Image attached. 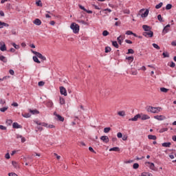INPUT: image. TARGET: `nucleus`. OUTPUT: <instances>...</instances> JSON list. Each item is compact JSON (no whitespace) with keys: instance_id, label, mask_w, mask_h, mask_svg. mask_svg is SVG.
<instances>
[{"instance_id":"f257e3e1","label":"nucleus","mask_w":176,"mask_h":176,"mask_svg":"<svg viewBox=\"0 0 176 176\" xmlns=\"http://www.w3.org/2000/svg\"><path fill=\"white\" fill-rule=\"evenodd\" d=\"M74 34H79L80 26L76 23H72L70 25Z\"/></svg>"},{"instance_id":"f03ea898","label":"nucleus","mask_w":176,"mask_h":176,"mask_svg":"<svg viewBox=\"0 0 176 176\" xmlns=\"http://www.w3.org/2000/svg\"><path fill=\"white\" fill-rule=\"evenodd\" d=\"M142 35L145 36L146 38H153V32L150 30L147 32H144L142 33Z\"/></svg>"},{"instance_id":"7ed1b4c3","label":"nucleus","mask_w":176,"mask_h":176,"mask_svg":"<svg viewBox=\"0 0 176 176\" xmlns=\"http://www.w3.org/2000/svg\"><path fill=\"white\" fill-rule=\"evenodd\" d=\"M147 112H151V113H158V111L156 109V107H153L152 106H150L148 107Z\"/></svg>"},{"instance_id":"20e7f679","label":"nucleus","mask_w":176,"mask_h":176,"mask_svg":"<svg viewBox=\"0 0 176 176\" xmlns=\"http://www.w3.org/2000/svg\"><path fill=\"white\" fill-rule=\"evenodd\" d=\"M141 118V114H137L136 116H134L133 118H129V122H137L138 119H140Z\"/></svg>"},{"instance_id":"39448f33","label":"nucleus","mask_w":176,"mask_h":176,"mask_svg":"<svg viewBox=\"0 0 176 176\" xmlns=\"http://www.w3.org/2000/svg\"><path fill=\"white\" fill-rule=\"evenodd\" d=\"M60 93L62 96H65L66 97L67 96V89H65V87H60Z\"/></svg>"},{"instance_id":"423d86ee","label":"nucleus","mask_w":176,"mask_h":176,"mask_svg":"<svg viewBox=\"0 0 176 176\" xmlns=\"http://www.w3.org/2000/svg\"><path fill=\"white\" fill-rule=\"evenodd\" d=\"M101 141L104 142L105 144H108L109 142V138L107 135H102L100 137Z\"/></svg>"},{"instance_id":"0eeeda50","label":"nucleus","mask_w":176,"mask_h":176,"mask_svg":"<svg viewBox=\"0 0 176 176\" xmlns=\"http://www.w3.org/2000/svg\"><path fill=\"white\" fill-rule=\"evenodd\" d=\"M154 119H157V120H164L166 119V116H155Z\"/></svg>"},{"instance_id":"6e6552de","label":"nucleus","mask_w":176,"mask_h":176,"mask_svg":"<svg viewBox=\"0 0 176 176\" xmlns=\"http://www.w3.org/2000/svg\"><path fill=\"white\" fill-rule=\"evenodd\" d=\"M54 115H56L57 120L59 122H64V117L60 116L59 114H56V112L54 113Z\"/></svg>"},{"instance_id":"1a4fd4ad","label":"nucleus","mask_w":176,"mask_h":176,"mask_svg":"<svg viewBox=\"0 0 176 176\" xmlns=\"http://www.w3.org/2000/svg\"><path fill=\"white\" fill-rule=\"evenodd\" d=\"M29 112L32 113V115H38L39 114V111L38 109H35L34 110L29 109Z\"/></svg>"},{"instance_id":"9d476101","label":"nucleus","mask_w":176,"mask_h":176,"mask_svg":"<svg viewBox=\"0 0 176 176\" xmlns=\"http://www.w3.org/2000/svg\"><path fill=\"white\" fill-rule=\"evenodd\" d=\"M13 129H23V126L19 124L17 122H14L12 124Z\"/></svg>"},{"instance_id":"9b49d317","label":"nucleus","mask_w":176,"mask_h":176,"mask_svg":"<svg viewBox=\"0 0 176 176\" xmlns=\"http://www.w3.org/2000/svg\"><path fill=\"white\" fill-rule=\"evenodd\" d=\"M142 28L144 31H145V32L152 30V28H151V26H148V25H143Z\"/></svg>"},{"instance_id":"f8f14e48","label":"nucleus","mask_w":176,"mask_h":176,"mask_svg":"<svg viewBox=\"0 0 176 176\" xmlns=\"http://www.w3.org/2000/svg\"><path fill=\"white\" fill-rule=\"evenodd\" d=\"M0 50L1 52H6V45L4 43L3 44H2V43H0Z\"/></svg>"},{"instance_id":"ddd939ff","label":"nucleus","mask_w":176,"mask_h":176,"mask_svg":"<svg viewBox=\"0 0 176 176\" xmlns=\"http://www.w3.org/2000/svg\"><path fill=\"white\" fill-rule=\"evenodd\" d=\"M33 23L35 24V25H41V24H42V21L39 19H36Z\"/></svg>"},{"instance_id":"4468645a","label":"nucleus","mask_w":176,"mask_h":176,"mask_svg":"<svg viewBox=\"0 0 176 176\" xmlns=\"http://www.w3.org/2000/svg\"><path fill=\"white\" fill-rule=\"evenodd\" d=\"M149 14V10H146L144 13L141 14V17H148V15Z\"/></svg>"},{"instance_id":"2eb2a0df","label":"nucleus","mask_w":176,"mask_h":176,"mask_svg":"<svg viewBox=\"0 0 176 176\" xmlns=\"http://www.w3.org/2000/svg\"><path fill=\"white\" fill-rule=\"evenodd\" d=\"M120 151V148L119 147H113L109 149V152H119Z\"/></svg>"},{"instance_id":"dca6fc26","label":"nucleus","mask_w":176,"mask_h":176,"mask_svg":"<svg viewBox=\"0 0 176 176\" xmlns=\"http://www.w3.org/2000/svg\"><path fill=\"white\" fill-rule=\"evenodd\" d=\"M36 124H38V126H43L44 127H47V124L45 122H39V121H36L35 122Z\"/></svg>"},{"instance_id":"f3484780","label":"nucleus","mask_w":176,"mask_h":176,"mask_svg":"<svg viewBox=\"0 0 176 176\" xmlns=\"http://www.w3.org/2000/svg\"><path fill=\"white\" fill-rule=\"evenodd\" d=\"M37 57L38 58H41V60H43V61H46V57L45 56H43V55H42V54L39 53L37 55Z\"/></svg>"},{"instance_id":"a211bd4d","label":"nucleus","mask_w":176,"mask_h":176,"mask_svg":"<svg viewBox=\"0 0 176 176\" xmlns=\"http://www.w3.org/2000/svg\"><path fill=\"white\" fill-rule=\"evenodd\" d=\"M162 146L164 148H170V146H171V142H164L162 143Z\"/></svg>"},{"instance_id":"6ab92c4d","label":"nucleus","mask_w":176,"mask_h":176,"mask_svg":"<svg viewBox=\"0 0 176 176\" xmlns=\"http://www.w3.org/2000/svg\"><path fill=\"white\" fill-rule=\"evenodd\" d=\"M0 61H2L3 63H8V58L3 55H0Z\"/></svg>"},{"instance_id":"aec40b11","label":"nucleus","mask_w":176,"mask_h":176,"mask_svg":"<svg viewBox=\"0 0 176 176\" xmlns=\"http://www.w3.org/2000/svg\"><path fill=\"white\" fill-rule=\"evenodd\" d=\"M141 120H147V119H151V117H149V116L148 115H145L144 114L141 118H140Z\"/></svg>"},{"instance_id":"412c9836","label":"nucleus","mask_w":176,"mask_h":176,"mask_svg":"<svg viewBox=\"0 0 176 176\" xmlns=\"http://www.w3.org/2000/svg\"><path fill=\"white\" fill-rule=\"evenodd\" d=\"M168 31H170V29H168V28H166L165 26L162 30V35H166V34H167V32H168Z\"/></svg>"},{"instance_id":"4be33fe9","label":"nucleus","mask_w":176,"mask_h":176,"mask_svg":"<svg viewBox=\"0 0 176 176\" xmlns=\"http://www.w3.org/2000/svg\"><path fill=\"white\" fill-rule=\"evenodd\" d=\"M148 140H156L157 139V137H156V135H148Z\"/></svg>"},{"instance_id":"5701e85b","label":"nucleus","mask_w":176,"mask_h":176,"mask_svg":"<svg viewBox=\"0 0 176 176\" xmlns=\"http://www.w3.org/2000/svg\"><path fill=\"white\" fill-rule=\"evenodd\" d=\"M33 60L34 61V63H37V64H41V61L36 56H33Z\"/></svg>"},{"instance_id":"b1692460","label":"nucleus","mask_w":176,"mask_h":176,"mask_svg":"<svg viewBox=\"0 0 176 176\" xmlns=\"http://www.w3.org/2000/svg\"><path fill=\"white\" fill-rule=\"evenodd\" d=\"M104 12H109V13H111V12H112V10L109 8H106L102 11H100V14H102V13H104Z\"/></svg>"},{"instance_id":"393cba45","label":"nucleus","mask_w":176,"mask_h":176,"mask_svg":"<svg viewBox=\"0 0 176 176\" xmlns=\"http://www.w3.org/2000/svg\"><path fill=\"white\" fill-rule=\"evenodd\" d=\"M46 105L48 108H52V107H53V102H52V100H49L46 102Z\"/></svg>"},{"instance_id":"a878e982","label":"nucleus","mask_w":176,"mask_h":176,"mask_svg":"<svg viewBox=\"0 0 176 176\" xmlns=\"http://www.w3.org/2000/svg\"><path fill=\"white\" fill-rule=\"evenodd\" d=\"M112 45L116 49H119V44H118V41H111Z\"/></svg>"},{"instance_id":"bb28decb","label":"nucleus","mask_w":176,"mask_h":176,"mask_svg":"<svg viewBox=\"0 0 176 176\" xmlns=\"http://www.w3.org/2000/svg\"><path fill=\"white\" fill-rule=\"evenodd\" d=\"M147 164H150L149 168H151V170H155V164L149 162H148Z\"/></svg>"},{"instance_id":"cd10ccee","label":"nucleus","mask_w":176,"mask_h":176,"mask_svg":"<svg viewBox=\"0 0 176 176\" xmlns=\"http://www.w3.org/2000/svg\"><path fill=\"white\" fill-rule=\"evenodd\" d=\"M126 60H128L129 63H133L134 61V57L133 56H126Z\"/></svg>"},{"instance_id":"c85d7f7f","label":"nucleus","mask_w":176,"mask_h":176,"mask_svg":"<svg viewBox=\"0 0 176 176\" xmlns=\"http://www.w3.org/2000/svg\"><path fill=\"white\" fill-rule=\"evenodd\" d=\"M22 116L23 118H31V114L30 113H22Z\"/></svg>"},{"instance_id":"c756f323","label":"nucleus","mask_w":176,"mask_h":176,"mask_svg":"<svg viewBox=\"0 0 176 176\" xmlns=\"http://www.w3.org/2000/svg\"><path fill=\"white\" fill-rule=\"evenodd\" d=\"M119 116H126V112L124 111H121L118 112Z\"/></svg>"},{"instance_id":"7c9ffc66","label":"nucleus","mask_w":176,"mask_h":176,"mask_svg":"<svg viewBox=\"0 0 176 176\" xmlns=\"http://www.w3.org/2000/svg\"><path fill=\"white\" fill-rule=\"evenodd\" d=\"M157 20H159V21L160 23H164V20H163V18L162 17V15H160V14L157 15Z\"/></svg>"},{"instance_id":"2f4dec72","label":"nucleus","mask_w":176,"mask_h":176,"mask_svg":"<svg viewBox=\"0 0 176 176\" xmlns=\"http://www.w3.org/2000/svg\"><path fill=\"white\" fill-rule=\"evenodd\" d=\"M160 91H162V93H167V91H168V89L165 87H161Z\"/></svg>"},{"instance_id":"473e14b6","label":"nucleus","mask_w":176,"mask_h":176,"mask_svg":"<svg viewBox=\"0 0 176 176\" xmlns=\"http://www.w3.org/2000/svg\"><path fill=\"white\" fill-rule=\"evenodd\" d=\"M163 6V3L160 2L159 4L155 6V9H160Z\"/></svg>"},{"instance_id":"72a5a7b5","label":"nucleus","mask_w":176,"mask_h":176,"mask_svg":"<svg viewBox=\"0 0 176 176\" xmlns=\"http://www.w3.org/2000/svg\"><path fill=\"white\" fill-rule=\"evenodd\" d=\"M102 35L103 36H108V35H109V32L107 30H104L102 32Z\"/></svg>"},{"instance_id":"f704fd0d","label":"nucleus","mask_w":176,"mask_h":176,"mask_svg":"<svg viewBox=\"0 0 176 176\" xmlns=\"http://www.w3.org/2000/svg\"><path fill=\"white\" fill-rule=\"evenodd\" d=\"M153 47L157 50H160V47L156 43H153Z\"/></svg>"},{"instance_id":"c9c22d12","label":"nucleus","mask_w":176,"mask_h":176,"mask_svg":"<svg viewBox=\"0 0 176 176\" xmlns=\"http://www.w3.org/2000/svg\"><path fill=\"white\" fill-rule=\"evenodd\" d=\"M162 56H164V58H166V57H170V54L167 52H163Z\"/></svg>"},{"instance_id":"e433bc0d","label":"nucleus","mask_w":176,"mask_h":176,"mask_svg":"<svg viewBox=\"0 0 176 176\" xmlns=\"http://www.w3.org/2000/svg\"><path fill=\"white\" fill-rule=\"evenodd\" d=\"M172 8H173V5L168 3V4H167L166 6V10H170Z\"/></svg>"},{"instance_id":"4c0bfd02","label":"nucleus","mask_w":176,"mask_h":176,"mask_svg":"<svg viewBox=\"0 0 176 176\" xmlns=\"http://www.w3.org/2000/svg\"><path fill=\"white\" fill-rule=\"evenodd\" d=\"M8 107H4L2 108H0V111L1 112H6V111H8Z\"/></svg>"},{"instance_id":"58836bf2","label":"nucleus","mask_w":176,"mask_h":176,"mask_svg":"<svg viewBox=\"0 0 176 176\" xmlns=\"http://www.w3.org/2000/svg\"><path fill=\"white\" fill-rule=\"evenodd\" d=\"M138 167H140V164H138V163L133 164V168H134V170H137V168H138Z\"/></svg>"},{"instance_id":"ea45409f","label":"nucleus","mask_w":176,"mask_h":176,"mask_svg":"<svg viewBox=\"0 0 176 176\" xmlns=\"http://www.w3.org/2000/svg\"><path fill=\"white\" fill-rule=\"evenodd\" d=\"M112 50V49L111 48V47H105V53H109V52H111Z\"/></svg>"},{"instance_id":"a19ab883","label":"nucleus","mask_w":176,"mask_h":176,"mask_svg":"<svg viewBox=\"0 0 176 176\" xmlns=\"http://www.w3.org/2000/svg\"><path fill=\"white\" fill-rule=\"evenodd\" d=\"M120 38H122V35H120V36H118L117 38V41H118L119 45H122V42H123Z\"/></svg>"},{"instance_id":"79ce46f5","label":"nucleus","mask_w":176,"mask_h":176,"mask_svg":"<svg viewBox=\"0 0 176 176\" xmlns=\"http://www.w3.org/2000/svg\"><path fill=\"white\" fill-rule=\"evenodd\" d=\"M126 54H134V50L129 49L128 52L126 53Z\"/></svg>"},{"instance_id":"37998d69","label":"nucleus","mask_w":176,"mask_h":176,"mask_svg":"<svg viewBox=\"0 0 176 176\" xmlns=\"http://www.w3.org/2000/svg\"><path fill=\"white\" fill-rule=\"evenodd\" d=\"M12 46H14V49H16V50L20 49V45H16V44L14 43H12Z\"/></svg>"},{"instance_id":"c03bdc74","label":"nucleus","mask_w":176,"mask_h":176,"mask_svg":"<svg viewBox=\"0 0 176 176\" xmlns=\"http://www.w3.org/2000/svg\"><path fill=\"white\" fill-rule=\"evenodd\" d=\"M168 128H162L160 130L159 133H164V131H168Z\"/></svg>"},{"instance_id":"a18cd8bd","label":"nucleus","mask_w":176,"mask_h":176,"mask_svg":"<svg viewBox=\"0 0 176 176\" xmlns=\"http://www.w3.org/2000/svg\"><path fill=\"white\" fill-rule=\"evenodd\" d=\"M60 104L61 105H64V104H65V100H64L63 98H60Z\"/></svg>"},{"instance_id":"49530a36","label":"nucleus","mask_w":176,"mask_h":176,"mask_svg":"<svg viewBox=\"0 0 176 176\" xmlns=\"http://www.w3.org/2000/svg\"><path fill=\"white\" fill-rule=\"evenodd\" d=\"M111 131V127H106L104 129V133H109Z\"/></svg>"},{"instance_id":"de8ad7c7","label":"nucleus","mask_w":176,"mask_h":176,"mask_svg":"<svg viewBox=\"0 0 176 176\" xmlns=\"http://www.w3.org/2000/svg\"><path fill=\"white\" fill-rule=\"evenodd\" d=\"M36 6H41L42 7V1L41 0H38L36 2Z\"/></svg>"},{"instance_id":"09e8293b","label":"nucleus","mask_w":176,"mask_h":176,"mask_svg":"<svg viewBox=\"0 0 176 176\" xmlns=\"http://www.w3.org/2000/svg\"><path fill=\"white\" fill-rule=\"evenodd\" d=\"M6 123L8 126H10V124H12V123H13V121L12 120H7Z\"/></svg>"},{"instance_id":"8fccbe9b","label":"nucleus","mask_w":176,"mask_h":176,"mask_svg":"<svg viewBox=\"0 0 176 176\" xmlns=\"http://www.w3.org/2000/svg\"><path fill=\"white\" fill-rule=\"evenodd\" d=\"M38 130L39 131H42V130H43V128H42V126H37V129H36V133H38Z\"/></svg>"},{"instance_id":"3c124183","label":"nucleus","mask_w":176,"mask_h":176,"mask_svg":"<svg viewBox=\"0 0 176 176\" xmlns=\"http://www.w3.org/2000/svg\"><path fill=\"white\" fill-rule=\"evenodd\" d=\"M0 104L1 105H5V104H6V101H5L3 99H0Z\"/></svg>"},{"instance_id":"603ef678","label":"nucleus","mask_w":176,"mask_h":176,"mask_svg":"<svg viewBox=\"0 0 176 176\" xmlns=\"http://www.w3.org/2000/svg\"><path fill=\"white\" fill-rule=\"evenodd\" d=\"M38 86L42 87V86H45V82L43 81H39L38 83Z\"/></svg>"},{"instance_id":"864d4df0","label":"nucleus","mask_w":176,"mask_h":176,"mask_svg":"<svg viewBox=\"0 0 176 176\" xmlns=\"http://www.w3.org/2000/svg\"><path fill=\"white\" fill-rule=\"evenodd\" d=\"M117 137H118V138H122L123 134H122V133L119 132L117 133Z\"/></svg>"},{"instance_id":"5fc2aeb1","label":"nucleus","mask_w":176,"mask_h":176,"mask_svg":"<svg viewBox=\"0 0 176 176\" xmlns=\"http://www.w3.org/2000/svg\"><path fill=\"white\" fill-rule=\"evenodd\" d=\"M0 25H3V27H9V24H8L5 22L0 23Z\"/></svg>"},{"instance_id":"6e6d98bb","label":"nucleus","mask_w":176,"mask_h":176,"mask_svg":"<svg viewBox=\"0 0 176 176\" xmlns=\"http://www.w3.org/2000/svg\"><path fill=\"white\" fill-rule=\"evenodd\" d=\"M125 34L126 35H133V32L131 30H127Z\"/></svg>"},{"instance_id":"4d7b16f0","label":"nucleus","mask_w":176,"mask_h":176,"mask_svg":"<svg viewBox=\"0 0 176 176\" xmlns=\"http://www.w3.org/2000/svg\"><path fill=\"white\" fill-rule=\"evenodd\" d=\"M12 166H14V167L15 168H17V162H14V161H12Z\"/></svg>"},{"instance_id":"13d9d810","label":"nucleus","mask_w":176,"mask_h":176,"mask_svg":"<svg viewBox=\"0 0 176 176\" xmlns=\"http://www.w3.org/2000/svg\"><path fill=\"white\" fill-rule=\"evenodd\" d=\"M79 8L80 9H81L82 10H84V12H87V9L85 8V6H82V5H79Z\"/></svg>"},{"instance_id":"bf43d9fd","label":"nucleus","mask_w":176,"mask_h":176,"mask_svg":"<svg viewBox=\"0 0 176 176\" xmlns=\"http://www.w3.org/2000/svg\"><path fill=\"white\" fill-rule=\"evenodd\" d=\"M169 66L170 67V68H174L175 67V63L172 61Z\"/></svg>"},{"instance_id":"052dcab7","label":"nucleus","mask_w":176,"mask_h":176,"mask_svg":"<svg viewBox=\"0 0 176 176\" xmlns=\"http://www.w3.org/2000/svg\"><path fill=\"white\" fill-rule=\"evenodd\" d=\"M78 21L79 23H81V24H84V25H86V24H87V23H86V21H85L83 20H78Z\"/></svg>"},{"instance_id":"680f3d73","label":"nucleus","mask_w":176,"mask_h":176,"mask_svg":"<svg viewBox=\"0 0 176 176\" xmlns=\"http://www.w3.org/2000/svg\"><path fill=\"white\" fill-rule=\"evenodd\" d=\"M127 138H128L127 135H124L122 136V140L123 141H127Z\"/></svg>"},{"instance_id":"e2e57ef3","label":"nucleus","mask_w":176,"mask_h":176,"mask_svg":"<svg viewBox=\"0 0 176 176\" xmlns=\"http://www.w3.org/2000/svg\"><path fill=\"white\" fill-rule=\"evenodd\" d=\"M89 151H90V152H93V153H96V151H94V149H93V147L91 146L89 147Z\"/></svg>"},{"instance_id":"0e129e2a","label":"nucleus","mask_w":176,"mask_h":176,"mask_svg":"<svg viewBox=\"0 0 176 176\" xmlns=\"http://www.w3.org/2000/svg\"><path fill=\"white\" fill-rule=\"evenodd\" d=\"M126 43H129V45H131L133 43V41L129 39L125 40Z\"/></svg>"},{"instance_id":"69168bd1","label":"nucleus","mask_w":176,"mask_h":176,"mask_svg":"<svg viewBox=\"0 0 176 176\" xmlns=\"http://www.w3.org/2000/svg\"><path fill=\"white\" fill-rule=\"evenodd\" d=\"M6 159H10V154L9 153H7L5 155Z\"/></svg>"},{"instance_id":"338daca9","label":"nucleus","mask_w":176,"mask_h":176,"mask_svg":"<svg viewBox=\"0 0 176 176\" xmlns=\"http://www.w3.org/2000/svg\"><path fill=\"white\" fill-rule=\"evenodd\" d=\"M0 130H6V126H4L3 125H0Z\"/></svg>"},{"instance_id":"774afa93","label":"nucleus","mask_w":176,"mask_h":176,"mask_svg":"<svg viewBox=\"0 0 176 176\" xmlns=\"http://www.w3.org/2000/svg\"><path fill=\"white\" fill-rule=\"evenodd\" d=\"M8 175L9 176H19V175H17V174L13 173H9Z\"/></svg>"}]
</instances>
